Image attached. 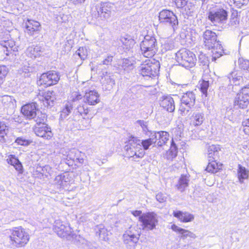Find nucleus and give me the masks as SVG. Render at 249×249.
I'll return each instance as SVG.
<instances>
[{
	"label": "nucleus",
	"mask_w": 249,
	"mask_h": 249,
	"mask_svg": "<svg viewBox=\"0 0 249 249\" xmlns=\"http://www.w3.org/2000/svg\"><path fill=\"white\" fill-rule=\"evenodd\" d=\"M21 112L26 119L32 120L37 124L43 123L47 120L46 114L37 109V105L35 102L23 106Z\"/></svg>",
	"instance_id": "1"
},
{
	"label": "nucleus",
	"mask_w": 249,
	"mask_h": 249,
	"mask_svg": "<svg viewBox=\"0 0 249 249\" xmlns=\"http://www.w3.org/2000/svg\"><path fill=\"white\" fill-rule=\"evenodd\" d=\"M90 14L93 20L100 21L108 18L111 14L110 3L100 2L93 5Z\"/></svg>",
	"instance_id": "2"
},
{
	"label": "nucleus",
	"mask_w": 249,
	"mask_h": 249,
	"mask_svg": "<svg viewBox=\"0 0 249 249\" xmlns=\"http://www.w3.org/2000/svg\"><path fill=\"white\" fill-rule=\"evenodd\" d=\"M176 59L179 65L186 68L194 67L196 61L195 54L186 49H180L176 53Z\"/></svg>",
	"instance_id": "3"
},
{
	"label": "nucleus",
	"mask_w": 249,
	"mask_h": 249,
	"mask_svg": "<svg viewBox=\"0 0 249 249\" xmlns=\"http://www.w3.org/2000/svg\"><path fill=\"white\" fill-rule=\"evenodd\" d=\"M158 44L155 37L150 35L144 36L141 43V50L145 57H152L158 50Z\"/></svg>",
	"instance_id": "4"
},
{
	"label": "nucleus",
	"mask_w": 249,
	"mask_h": 249,
	"mask_svg": "<svg viewBox=\"0 0 249 249\" xmlns=\"http://www.w3.org/2000/svg\"><path fill=\"white\" fill-rule=\"evenodd\" d=\"M11 244L17 248H20L27 244L29 235L23 228H15L9 236Z\"/></svg>",
	"instance_id": "5"
},
{
	"label": "nucleus",
	"mask_w": 249,
	"mask_h": 249,
	"mask_svg": "<svg viewBox=\"0 0 249 249\" xmlns=\"http://www.w3.org/2000/svg\"><path fill=\"white\" fill-rule=\"evenodd\" d=\"M141 140L137 137H131L128 144L125 146L126 154L130 158H142L144 155V152L142 148Z\"/></svg>",
	"instance_id": "6"
},
{
	"label": "nucleus",
	"mask_w": 249,
	"mask_h": 249,
	"mask_svg": "<svg viewBox=\"0 0 249 249\" xmlns=\"http://www.w3.org/2000/svg\"><path fill=\"white\" fill-rule=\"evenodd\" d=\"M160 68L159 61L147 59L139 67L138 71L143 76H155L158 74Z\"/></svg>",
	"instance_id": "7"
},
{
	"label": "nucleus",
	"mask_w": 249,
	"mask_h": 249,
	"mask_svg": "<svg viewBox=\"0 0 249 249\" xmlns=\"http://www.w3.org/2000/svg\"><path fill=\"white\" fill-rule=\"evenodd\" d=\"M196 102V96L193 91H187L180 97V105L179 108L180 114L186 116L190 110L194 106Z\"/></svg>",
	"instance_id": "8"
},
{
	"label": "nucleus",
	"mask_w": 249,
	"mask_h": 249,
	"mask_svg": "<svg viewBox=\"0 0 249 249\" xmlns=\"http://www.w3.org/2000/svg\"><path fill=\"white\" fill-rule=\"evenodd\" d=\"M159 20L161 23L171 26L174 31L178 27V19L174 13L170 10H163L159 14Z\"/></svg>",
	"instance_id": "9"
},
{
	"label": "nucleus",
	"mask_w": 249,
	"mask_h": 249,
	"mask_svg": "<svg viewBox=\"0 0 249 249\" xmlns=\"http://www.w3.org/2000/svg\"><path fill=\"white\" fill-rule=\"evenodd\" d=\"M139 234L136 230V228L130 227L123 234V241L124 243L128 246L129 249L134 248L135 244L139 239Z\"/></svg>",
	"instance_id": "10"
},
{
	"label": "nucleus",
	"mask_w": 249,
	"mask_h": 249,
	"mask_svg": "<svg viewBox=\"0 0 249 249\" xmlns=\"http://www.w3.org/2000/svg\"><path fill=\"white\" fill-rule=\"evenodd\" d=\"M249 104V84L242 88L235 98L234 107L244 108Z\"/></svg>",
	"instance_id": "11"
},
{
	"label": "nucleus",
	"mask_w": 249,
	"mask_h": 249,
	"mask_svg": "<svg viewBox=\"0 0 249 249\" xmlns=\"http://www.w3.org/2000/svg\"><path fill=\"white\" fill-rule=\"evenodd\" d=\"M59 79L60 75L57 72L49 71L41 75L38 83L49 87L57 84Z\"/></svg>",
	"instance_id": "12"
},
{
	"label": "nucleus",
	"mask_w": 249,
	"mask_h": 249,
	"mask_svg": "<svg viewBox=\"0 0 249 249\" xmlns=\"http://www.w3.org/2000/svg\"><path fill=\"white\" fill-rule=\"evenodd\" d=\"M139 220L142 223L143 229L152 230L155 228L158 221L156 214L154 213H148L139 217Z\"/></svg>",
	"instance_id": "13"
},
{
	"label": "nucleus",
	"mask_w": 249,
	"mask_h": 249,
	"mask_svg": "<svg viewBox=\"0 0 249 249\" xmlns=\"http://www.w3.org/2000/svg\"><path fill=\"white\" fill-rule=\"evenodd\" d=\"M208 18L214 25L224 23L228 18V12L223 9L212 10L209 13Z\"/></svg>",
	"instance_id": "14"
},
{
	"label": "nucleus",
	"mask_w": 249,
	"mask_h": 249,
	"mask_svg": "<svg viewBox=\"0 0 249 249\" xmlns=\"http://www.w3.org/2000/svg\"><path fill=\"white\" fill-rule=\"evenodd\" d=\"M45 122L40 124L36 123L33 127V131L36 136L43 138L44 139L49 140L53 137V134L51 127L45 124Z\"/></svg>",
	"instance_id": "15"
},
{
	"label": "nucleus",
	"mask_w": 249,
	"mask_h": 249,
	"mask_svg": "<svg viewBox=\"0 0 249 249\" xmlns=\"http://www.w3.org/2000/svg\"><path fill=\"white\" fill-rule=\"evenodd\" d=\"M203 39L205 46L208 49L214 48V45H218L219 41L217 39L216 34L209 30H206L203 34Z\"/></svg>",
	"instance_id": "16"
},
{
	"label": "nucleus",
	"mask_w": 249,
	"mask_h": 249,
	"mask_svg": "<svg viewBox=\"0 0 249 249\" xmlns=\"http://www.w3.org/2000/svg\"><path fill=\"white\" fill-rule=\"evenodd\" d=\"M53 230L61 237L67 238L72 233L71 227L65 224L60 220H56L53 225Z\"/></svg>",
	"instance_id": "17"
},
{
	"label": "nucleus",
	"mask_w": 249,
	"mask_h": 249,
	"mask_svg": "<svg viewBox=\"0 0 249 249\" xmlns=\"http://www.w3.org/2000/svg\"><path fill=\"white\" fill-rule=\"evenodd\" d=\"M89 109L85 104H79L74 110L72 116L69 118L70 121H78L81 117L85 118L89 114Z\"/></svg>",
	"instance_id": "18"
},
{
	"label": "nucleus",
	"mask_w": 249,
	"mask_h": 249,
	"mask_svg": "<svg viewBox=\"0 0 249 249\" xmlns=\"http://www.w3.org/2000/svg\"><path fill=\"white\" fill-rule=\"evenodd\" d=\"M101 82L103 89L107 90H110L115 85L114 76L107 72H103L101 76Z\"/></svg>",
	"instance_id": "19"
},
{
	"label": "nucleus",
	"mask_w": 249,
	"mask_h": 249,
	"mask_svg": "<svg viewBox=\"0 0 249 249\" xmlns=\"http://www.w3.org/2000/svg\"><path fill=\"white\" fill-rule=\"evenodd\" d=\"M160 106L169 112H173L175 109V102L170 96L162 97L160 100Z\"/></svg>",
	"instance_id": "20"
},
{
	"label": "nucleus",
	"mask_w": 249,
	"mask_h": 249,
	"mask_svg": "<svg viewBox=\"0 0 249 249\" xmlns=\"http://www.w3.org/2000/svg\"><path fill=\"white\" fill-rule=\"evenodd\" d=\"M85 103L89 105H95L100 101V95L96 90H92L86 92L84 96Z\"/></svg>",
	"instance_id": "21"
},
{
	"label": "nucleus",
	"mask_w": 249,
	"mask_h": 249,
	"mask_svg": "<svg viewBox=\"0 0 249 249\" xmlns=\"http://www.w3.org/2000/svg\"><path fill=\"white\" fill-rule=\"evenodd\" d=\"M152 135L156 136L155 146L161 147L165 145L169 141V134L166 131H161L152 132Z\"/></svg>",
	"instance_id": "22"
},
{
	"label": "nucleus",
	"mask_w": 249,
	"mask_h": 249,
	"mask_svg": "<svg viewBox=\"0 0 249 249\" xmlns=\"http://www.w3.org/2000/svg\"><path fill=\"white\" fill-rule=\"evenodd\" d=\"M74 95L76 96H73L71 102H68L67 103H66L65 106V107L61 111L60 118L62 119L66 118L71 112V111L73 108L72 103L76 102L77 101L82 98L81 95L79 94L75 93Z\"/></svg>",
	"instance_id": "23"
},
{
	"label": "nucleus",
	"mask_w": 249,
	"mask_h": 249,
	"mask_svg": "<svg viewBox=\"0 0 249 249\" xmlns=\"http://www.w3.org/2000/svg\"><path fill=\"white\" fill-rule=\"evenodd\" d=\"M43 105L46 107H53L56 100L55 93L54 91H48L43 93L42 99Z\"/></svg>",
	"instance_id": "24"
},
{
	"label": "nucleus",
	"mask_w": 249,
	"mask_h": 249,
	"mask_svg": "<svg viewBox=\"0 0 249 249\" xmlns=\"http://www.w3.org/2000/svg\"><path fill=\"white\" fill-rule=\"evenodd\" d=\"M224 79L228 80L231 85H238L243 83V78L240 73H238L236 71L231 72L228 76L224 77Z\"/></svg>",
	"instance_id": "25"
},
{
	"label": "nucleus",
	"mask_w": 249,
	"mask_h": 249,
	"mask_svg": "<svg viewBox=\"0 0 249 249\" xmlns=\"http://www.w3.org/2000/svg\"><path fill=\"white\" fill-rule=\"evenodd\" d=\"M171 229L180 234L181 235L180 238L182 239H185L188 238L192 239L196 238V235L193 232L188 230L181 228L175 224L172 225Z\"/></svg>",
	"instance_id": "26"
},
{
	"label": "nucleus",
	"mask_w": 249,
	"mask_h": 249,
	"mask_svg": "<svg viewBox=\"0 0 249 249\" xmlns=\"http://www.w3.org/2000/svg\"><path fill=\"white\" fill-rule=\"evenodd\" d=\"M173 215L177 217L181 222L186 223L193 221L194 216L188 212H182L180 211H174Z\"/></svg>",
	"instance_id": "27"
},
{
	"label": "nucleus",
	"mask_w": 249,
	"mask_h": 249,
	"mask_svg": "<svg viewBox=\"0 0 249 249\" xmlns=\"http://www.w3.org/2000/svg\"><path fill=\"white\" fill-rule=\"evenodd\" d=\"M189 181V177L187 175H181L176 185L177 189L181 192H184L188 186Z\"/></svg>",
	"instance_id": "28"
},
{
	"label": "nucleus",
	"mask_w": 249,
	"mask_h": 249,
	"mask_svg": "<svg viewBox=\"0 0 249 249\" xmlns=\"http://www.w3.org/2000/svg\"><path fill=\"white\" fill-rule=\"evenodd\" d=\"M54 181L60 188H64L69 184L70 178L68 174L60 175L55 177Z\"/></svg>",
	"instance_id": "29"
},
{
	"label": "nucleus",
	"mask_w": 249,
	"mask_h": 249,
	"mask_svg": "<svg viewBox=\"0 0 249 249\" xmlns=\"http://www.w3.org/2000/svg\"><path fill=\"white\" fill-rule=\"evenodd\" d=\"M149 138L147 139L141 141L142 147H143V150H146L149 149V147L154 144L153 146H155L156 141L155 138L156 136L152 134V132H150V135L148 136Z\"/></svg>",
	"instance_id": "30"
},
{
	"label": "nucleus",
	"mask_w": 249,
	"mask_h": 249,
	"mask_svg": "<svg viewBox=\"0 0 249 249\" xmlns=\"http://www.w3.org/2000/svg\"><path fill=\"white\" fill-rule=\"evenodd\" d=\"M193 124L195 126L200 125L204 120V114L203 112H195L192 117Z\"/></svg>",
	"instance_id": "31"
},
{
	"label": "nucleus",
	"mask_w": 249,
	"mask_h": 249,
	"mask_svg": "<svg viewBox=\"0 0 249 249\" xmlns=\"http://www.w3.org/2000/svg\"><path fill=\"white\" fill-rule=\"evenodd\" d=\"M217 160L213 159H208L209 163L206 168V170L208 172L212 173H216L217 171L221 168V165H218V163L216 162Z\"/></svg>",
	"instance_id": "32"
},
{
	"label": "nucleus",
	"mask_w": 249,
	"mask_h": 249,
	"mask_svg": "<svg viewBox=\"0 0 249 249\" xmlns=\"http://www.w3.org/2000/svg\"><path fill=\"white\" fill-rule=\"evenodd\" d=\"M219 147L214 145H211L208 149V158L217 160L219 158Z\"/></svg>",
	"instance_id": "33"
},
{
	"label": "nucleus",
	"mask_w": 249,
	"mask_h": 249,
	"mask_svg": "<svg viewBox=\"0 0 249 249\" xmlns=\"http://www.w3.org/2000/svg\"><path fill=\"white\" fill-rule=\"evenodd\" d=\"M120 41L126 49L132 48L135 43L134 40L130 36L128 35L121 36Z\"/></svg>",
	"instance_id": "34"
},
{
	"label": "nucleus",
	"mask_w": 249,
	"mask_h": 249,
	"mask_svg": "<svg viewBox=\"0 0 249 249\" xmlns=\"http://www.w3.org/2000/svg\"><path fill=\"white\" fill-rule=\"evenodd\" d=\"M9 164L14 166L16 170L19 172L22 171V165L19 160L14 156L11 155V157L7 159Z\"/></svg>",
	"instance_id": "35"
},
{
	"label": "nucleus",
	"mask_w": 249,
	"mask_h": 249,
	"mask_svg": "<svg viewBox=\"0 0 249 249\" xmlns=\"http://www.w3.org/2000/svg\"><path fill=\"white\" fill-rule=\"evenodd\" d=\"M237 173L238 178L241 182H243L244 179L248 178V171L246 170L245 167L240 164L238 165Z\"/></svg>",
	"instance_id": "36"
},
{
	"label": "nucleus",
	"mask_w": 249,
	"mask_h": 249,
	"mask_svg": "<svg viewBox=\"0 0 249 249\" xmlns=\"http://www.w3.org/2000/svg\"><path fill=\"white\" fill-rule=\"evenodd\" d=\"M8 132V126L4 122H0V142L5 141V137Z\"/></svg>",
	"instance_id": "37"
},
{
	"label": "nucleus",
	"mask_w": 249,
	"mask_h": 249,
	"mask_svg": "<svg viewBox=\"0 0 249 249\" xmlns=\"http://www.w3.org/2000/svg\"><path fill=\"white\" fill-rule=\"evenodd\" d=\"M212 49L213 50L212 52L213 55L212 59L215 60L216 58H218L222 56L224 53L223 47L221 46V44L219 43V42H218V45L215 44V45H214V48H212Z\"/></svg>",
	"instance_id": "38"
},
{
	"label": "nucleus",
	"mask_w": 249,
	"mask_h": 249,
	"mask_svg": "<svg viewBox=\"0 0 249 249\" xmlns=\"http://www.w3.org/2000/svg\"><path fill=\"white\" fill-rule=\"evenodd\" d=\"M36 69L35 67L30 66L29 64L27 65H24L19 71L21 74L24 73L27 74L24 75L25 76H29L30 73H32L36 71Z\"/></svg>",
	"instance_id": "39"
},
{
	"label": "nucleus",
	"mask_w": 249,
	"mask_h": 249,
	"mask_svg": "<svg viewBox=\"0 0 249 249\" xmlns=\"http://www.w3.org/2000/svg\"><path fill=\"white\" fill-rule=\"evenodd\" d=\"M28 53L30 54L31 56L35 57L40 55V52H41V47L39 46H32L29 47L27 50Z\"/></svg>",
	"instance_id": "40"
},
{
	"label": "nucleus",
	"mask_w": 249,
	"mask_h": 249,
	"mask_svg": "<svg viewBox=\"0 0 249 249\" xmlns=\"http://www.w3.org/2000/svg\"><path fill=\"white\" fill-rule=\"evenodd\" d=\"M178 154V148L177 146L176 145V144L175 143L173 140H172L171 143V146L168 152V156L169 157V158H174L177 156Z\"/></svg>",
	"instance_id": "41"
},
{
	"label": "nucleus",
	"mask_w": 249,
	"mask_h": 249,
	"mask_svg": "<svg viewBox=\"0 0 249 249\" xmlns=\"http://www.w3.org/2000/svg\"><path fill=\"white\" fill-rule=\"evenodd\" d=\"M238 64L241 69L249 72V60L240 58L238 59Z\"/></svg>",
	"instance_id": "42"
},
{
	"label": "nucleus",
	"mask_w": 249,
	"mask_h": 249,
	"mask_svg": "<svg viewBox=\"0 0 249 249\" xmlns=\"http://www.w3.org/2000/svg\"><path fill=\"white\" fill-rule=\"evenodd\" d=\"M88 51L85 47H80L74 54L75 56H78L81 60L86 59Z\"/></svg>",
	"instance_id": "43"
},
{
	"label": "nucleus",
	"mask_w": 249,
	"mask_h": 249,
	"mask_svg": "<svg viewBox=\"0 0 249 249\" xmlns=\"http://www.w3.org/2000/svg\"><path fill=\"white\" fill-rule=\"evenodd\" d=\"M11 52L12 49H8L6 43H1L0 44V54L1 56H3L4 54L8 56Z\"/></svg>",
	"instance_id": "44"
},
{
	"label": "nucleus",
	"mask_w": 249,
	"mask_h": 249,
	"mask_svg": "<svg viewBox=\"0 0 249 249\" xmlns=\"http://www.w3.org/2000/svg\"><path fill=\"white\" fill-rule=\"evenodd\" d=\"M136 123L139 124L142 128L143 132L147 136L150 135V132H152L149 131L147 127V123L143 120H139L136 121Z\"/></svg>",
	"instance_id": "45"
},
{
	"label": "nucleus",
	"mask_w": 249,
	"mask_h": 249,
	"mask_svg": "<svg viewBox=\"0 0 249 249\" xmlns=\"http://www.w3.org/2000/svg\"><path fill=\"white\" fill-rule=\"evenodd\" d=\"M209 81L203 79L200 84V90L202 93L207 95V90L209 87Z\"/></svg>",
	"instance_id": "46"
},
{
	"label": "nucleus",
	"mask_w": 249,
	"mask_h": 249,
	"mask_svg": "<svg viewBox=\"0 0 249 249\" xmlns=\"http://www.w3.org/2000/svg\"><path fill=\"white\" fill-rule=\"evenodd\" d=\"M235 6L241 8L243 6L247 5L249 0H232Z\"/></svg>",
	"instance_id": "47"
},
{
	"label": "nucleus",
	"mask_w": 249,
	"mask_h": 249,
	"mask_svg": "<svg viewBox=\"0 0 249 249\" xmlns=\"http://www.w3.org/2000/svg\"><path fill=\"white\" fill-rule=\"evenodd\" d=\"M122 67L125 70L126 68H131L133 67V62L128 59L122 60Z\"/></svg>",
	"instance_id": "48"
},
{
	"label": "nucleus",
	"mask_w": 249,
	"mask_h": 249,
	"mask_svg": "<svg viewBox=\"0 0 249 249\" xmlns=\"http://www.w3.org/2000/svg\"><path fill=\"white\" fill-rule=\"evenodd\" d=\"M14 100L10 96L4 95L2 97V103L5 105L13 104V101Z\"/></svg>",
	"instance_id": "49"
},
{
	"label": "nucleus",
	"mask_w": 249,
	"mask_h": 249,
	"mask_svg": "<svg viewBox=\"0 0 249 249\" xmlns=\"http://www.w3.org/2000/svg\"><path fill=\"white\" fill-rule=\"evenodd\" d=\"M164 49L166 50H171L175 47L174 43L172 40H166L163 45Z\"/></svg>",
	"instance_id": "50"
},
{
	"label": "nucleus",
	"mask_w": 249,
	"mask_h": 249,
	"mask_svg": "<svg viewBox=\"0 0 249 249\" xmlns=\"http://www.w3.org/2000/svg\"><path fill=\"white\" fill-rule=\"evenodd\" d=\"M26 25H29V26H31V27H34L36 29H39L40 26V24L38 21L33 20H28L26 23Z\"/></svg>",
	"instance_id": "51"
},
{
	"label": "nucleus",
	"mask_w": 249,
	"mask_h": 249,
	"mask_svg": "<svg viewBox=\"0 0 249 249\" xmlns=\"http://www.w3.org/2000/svg\"><path fill=\"white\" fill-rule=\"evenodd\" d=\"M242 125L245 133L249 135V119L244 120L242 122Z\"/></svg>",
	"instance_id": "52"
},
{
	"label": "nucleus",
	"mask_w": 249,
	"mask_h": 249,
	"mask_svg": "<svg viewBox=\"0 0 249 249\" xmlns=\"http://www.w3.org/2000/svg\"><path fill=\"white\" fill-rule=\"evenodd\" d=\"M156 198L160 203H162L166 201L167 197L165 194L160 192L156 196Z\"/></svg>",
	"instance_id": "53"
},
{
	"label": "nucleus",
	"mask_w": 249,
	"mask_h": 249,
	"mask_svg": "<svg viewBox=\"0 0 249 249\" xmlns=\"http://www.w3.org/2000/svg\"><path fill=\"white\" fill-rule=\"evenodd\" d=\"M26 27V33L28 34L30 36H33L34 35V33L38 32L39 30V29H36L34 28V27H31V26H29V25H25Z\"/></svg>",
	"instance_id": "54"
},
{
	"label": "nucleus",
	"mask_w": 249,
	"mask_h": 249,
	"mask_svg": "<svg viewBox=\"0 0 249 249\" xmlns=\"http://www.w3.org/2000/svg\"><path fill=\"white\" fill-rule=\"evenodd\" d=\"M96 234H98L100 238L105 240L107 235V230L104 228H100L98 231H96Z\"/></svg>",
	"instance_id": "55"
},
{
	"label": "nucleus",
	"mask_w": 249,
	"mask_h": 249,
	"mask_svg": "<svg viewBox=\"0 0 249 249\" xmlns=\"http://www.w3.org/2000/svg\"><path fill=\"white\" fill-rule=\"evenodd\" d=\"M16 142L21 145L26 146L29 144V141L22 138L18 137L16 140Z\"/></svg>",
	"instance_id": "56"
},
{
	"label": "nucleus",
	"mask_w": 249,
	"mask_h": 249,
	"mask_svg": "<svg viewBox=\"0 0 249 249\" xmlns=\"http://www.w3.org/2000/svg\"><path fill=\"white\" fill-rule=\"evenodd\" d=\"M8 69L4 65H0V78L4 77L8 73Z\"/></svg>",
	"instance_id": "57"
},
{
	"label": "nucleus",
	"mask_w": 249,
	"mask_h": 249,
	"mask_svg": "<svg viewBox=\"0 0 249 249\" xmlns=\"http://www.w3.org/2000/svg\"><path fill=\"white\" fill-rule=\"evenodd\" d=\"M178 8H182L185 6L187 2V0H173Z\"/></svg>",
	"instance_id": "58"
},
{
	"label": "nucleus",
	"mask_w": 249,
	"mask_h": 249,
	"mask_svg": "<svg viewBox=\"0 0 249 249\" xmlns=\"http://www.w3.org/2000/svg\"><path fill=\"white\" fill-rule=\"evenodd\" d=\"M113 56L111 55L107 56L100 64V65H110L112 61Z\"/></svg>",
	"instance_id": "59"
},
{
	"label": "nucleus",
	"mask_w": 249,
	"mask_h": 249,
	"mask_svg": "<svg viewBox=\"0 0 249 249\" xmlns=\"http://www.w3.org/2000/svg\"><path fill=\"white\" fill-rule=\"evenodd\" d=\"M239 23V19L238 18H230V24L231 26H234L238 24Z\"/></svg>",
	"instance_id": "60"
},
{
	"label": "nucleus",
	"mask_w": 249,
	"mask_h": 249,
	"mask_svg": "<svg viewBox=\"0 0 249 249\" xmlns=\"http://www.w3.org/2000/svg\"><path fill=\"white\" fill-rule=\"evenodd\" d=\"M41 171L43 172L42 174H45V172L50 174L51 168L49 165H45L42 168Z\"/></svg>",
	"instance_id": "61"
},
{
	"label": "nucleus",
	"mask_w": 249,
	"mask_h": 249,
	"mask_svg": "<svg viewBox=\"0 0 249 249\" xmlns=\"http://www.w3.org/2000/svg\"><path fill=\"white\" fill-rule=\"evenodd\" d=\"M131 213L135 216L140 217L142 215V212L141 211L136 210L131 212Z\"/></svg>",
	"instance_id": "62"
},
{
	"label": "nucleus",
	"mask_w": 249,
	"mask_h": 249,
	"mask_svg": "<svg viewBox=\"0 0 249 249\" xmlns=\"http://www.w3.org/2000/svg\"><path fill=\"white\" fill-rule=\"evenodd\" d=\"M200 62L203 65H205L207 63V60L205 58V56L203 55H201L199 56V58Z\"/></svg>",
	"instance_id": "63"
},
{
	"label": "nucleus",
	"mask_w": 249,
	"mask_h": 249,
	"mask_svg": "<svg viewBox=\"0 0 249 249\" xmlns=\"http://www.w3.org/2000/svg\"><path fill=\"white\" fill-rule=\"evenodd\" d=\"M65 48H67L66 51H70L71 48V46L70 44L69 41H68L65 44Z\"/></svg>",
	"instance_id": "64"
}]
</instances>
